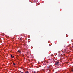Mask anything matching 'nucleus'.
Segmentation results:
<instances>
[{"mask_svg":"<svg viewBox=\"0 0 73 73\" xmlns=\"http://www.w3.org/2000/svg\"><path fill=\"white\" fill-rule=\"evenodd\" d=\"M55 73H57V72H55Z\"/></svg>","mask_w":73,"mask_h":73,"instance_id":"obj_8","label":"nucleus"},{"mask_svg":"<svg viewBox=\"0 0 73 73\" xmlns=\"http://www.w3.org/2000/svg\"><path fill=\"white\" fill-rule=\"evenodd\" d=\"M60 63L59 62H58L55 63V65H57L58 64H59Z\"/></svg>","mask_w":73,"mask_h":73,"instance_id":"obj_1","label":"nucleus"},{"mask_svg":"<svg viewBox=\"0 0 73 73\" xmlns=\"http://www.w3.org/2000/svg\"><path fill=\"white\" fill-rule=\"evenodd\" d=\"M25 73H29V72L28 71H27L25 72Z\"/></svg>","mask_w":73,"mask_h":73,"instance_id":"obj_3","label":"nucleus"},{"mask_svg":"<svg viewBox=\"0 0 73 73\" xmlns=\"http://www.w3.org/2000/svg\"><path fill=\"white\" fill-rule=\"evenodd\" d=\"M11 57L12 58H13L14 57V56H12V55H11Z\"/></svg>","mask_w":73,"mask_h":73,"instance_id":"obj_2","label":"nucleus"},{"mask_svg":"<svg viewBox=\"0 0 73 73\" xmlns=\"http://www.w3.org/2000/svg\"><path fill=\"white\" fill-rule=\"evenodd\" d=\"M13 65H16V64L13 63Z\"/></svg>","mask_w":73,"mask_h":73,"instance_id":"obj_5","label":"nucleus"},{"mask_svg":"<svg viewBox=\"0 0 73 73\" xmlns=\"http://www.w3.org/2000/svg\"><path fill=\"white\" fill-rule=\"evenodd\" d=\"M18 51L19 53H21V51L19 50H18Z\"/></svg>","mask_w":73,"mask_h":73,"instance_id":"obj_4","label":"nucleus"},{"mask_svg":"<svg viewBox=\"0 0 73 73\" xmlns=\"http://www.w3.org/2000/svg\"><path fill=\"white\" fill-rule=\"evenodd\" d=\"M72 72H73V69H72Z\"/></svg>","mask_w":73,"mask_h":73,"instance_id":"obj_6","label":"nucleus"},{"mask_svg":"<svg viewBox=\"0 0 73 73\" xmlns=\"http://www.w3.org/2000/svg\"><path fill=\"white\" fill-rule=\"evenodd\" d=\"M34 73H36V72L34 71Z\"/></svg>","mask_w":73,"mask_h":73,"instance_id":"obj_7","label":"nucleus"}]
</instances>
